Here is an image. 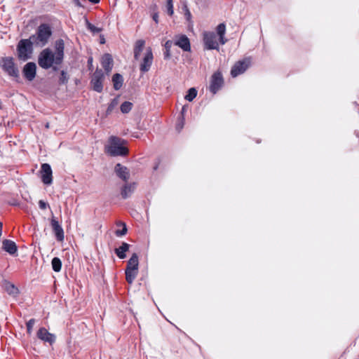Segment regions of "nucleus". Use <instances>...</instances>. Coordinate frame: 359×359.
<instances>
[{
	"label": "nucleus",
	"instance_id": "obj_1",
	"mask_svg": "<svg viewBox=\"0 0 359 359\" xmlns=\"http://www.w3.org/2000/svg\"><path fill=\"white\" fill-rule=\"evenodd\" d=\"M54 50L50 48L42 50L38 55V64L43 69L57 71L65 57V42L60 39L55 41Z\"/></svg>",
	"mask_w": 359,
	"mask_h": 359
},
{
	"label": "nucleus",
	"instance_id": "obj_2",
	"mask_svg": "<svg viewBox=\"0 0 359 359\" xmlns=\"http://www.w3.org/2000/svg\"><path fill=\"white\" fill-rule=\"evenodd\" d=\"M51 35L52 30L50 25L43 23L38 27L36 34L31 35L29 37L36 46L43 47L48 43Z\"/></svg>",
	"mask_w": 359,
	"mask_h": 359
},
{
	"label": "nucleus",
	"instance_id": "obj_3",
	"mask_svg": "<svg viewBox=\"0 0 359 359\" xmlns=\"http://www.w3.org/2000/svg\"><path fill=\"white\" fill-rule=\"evenodd\" d=\"M109 145L107 147V152L112 156H124L128 154V149L123 146V140L112 136L109 138Z\"/></svg>",
	"mask_w": 359,
	"mask_h": 359
},
{
	"label": "nucleus",
	"instance_id": "obj_4",
	"mask_svg": "<svg viewBox=\"0 0 359 359\" xmlns=\"http://www.w3.org/2000/svg\"><path fill=\"white\" fill-rule=\"evenodd\" d=\"M33 45L34 43L30 37L27 39H21L17 46L18 58L23 61L29 59L33 52Z\"/></svg>",
	"mask_w": 359,
	"mask_h": 359
},
{
	"label": "nucleus",
	"instance_id": "obj_5",
	"mask_svg": "<svg viewBox=\"0 0 359 359\" xmlns=\"http://www.w3.org/2000/svg\"><path fill=\"white\" fill-rule=\"evenodd\" d=\"M0 65L3 70L9 76L18 78L19 70L16 67L14 59L11 57H2L0 60Z\"/></svg>",
	"mask_w": 359,
	"mask_h": 359
},
{
	"label": "nucleus",
	"instance_id": "obj_6",
	"mask_svg": "<svg viewBox=\"0 0 359 359\" xmlns=\"http://www.w3.org/2000/svg\"><path fill=\"white\" fill-rule=\"evenodd\" d=\"M104 79V74L102 69H97L93 74L90 83L93 89L97 92L101 93L103 89L102 81Z\"/></svg>",
	"mask_w": 359,
	"mask_h": 359
},
{
	"label": "nucleus",
	"instance_id": "obj_7",
	"mask_svg": "<svg viewBox=\"0 0 359 359\" xmlns=\"http://www.w3.org/2000/svg\"><path fill=\"white\" fill-rule=\"evenodd\" d=\"M250 65V59L245 58L243 60H240L235 63L231 70V75L233 77H236L245 72Z\"/></svg>",
	"mask_w": 359,
	"mask_h": 359
},
{
	"label": "nucleus",
	"instance_id": "obj_8",
	"mask_svg": "<svg viewBox=\"0 0 359 359\" xmlns=\"http://www.w3.org/2000/svg\"><path fill=\"white\" fill-rule=\"evenodd\" d=\"M203 42L206 49L219 50L217 36L214 32H205L203 36Z\"/></svg>",
	"mask_w": 359,
	"mask_h": 359
},
{
	"label": "nucleus",
	"instance_id": "obj_9",
	"mask_svg": "<svg viewBox=\"0 0 359 359\" xmlns=\"http://www.w3.org/2000/svg\"><path fill=\"white\" fill-rule=\"evenodd\" d=\"M224 79L221 72H215L210 79V90L215 94L223 86Z\"/></svg>",
	"mask_w": 359,
	"mask_h": 359
},
{
	"label": "nucleus",
	"instance_id": "obj_10",
	"mask_svg": "<svg viewBox=\"0 0 359 359\" xmlns=\"http://www.w3.org/2000/svg\"><path fill=\"white\" fill-rule=\"evenodd\" d=\"M53 172L48 163H43L41 168V178L43 184L50 185L53 182Z\"/></svg>",
	"mask_w": 359,
	"mask_h": 359
},
{
	"label": "nucleus",
	"instance_id": "obj_11",
	"mask_svg": "<svg viewBox=\"0 0 359 359\" xmlns=\"http://www.w3.org/2000/svg\"><path fill=\"white\" fill-rule=\"evenodd\" d=\"M36 73V65L33 62L27 63L22 69V74L25 78L29 81L34 79Z\"/></svg>",
	"mask_w": 359,
	"mask_h": 359
},
{
	"label": "nucleus",
	"instance_id": "obj_12",
	"mask_svg": "<svg viewBox=\"0 0 359 359\" xmlns=\"http://www.w3.org/2000/svg\"><path fill=\"white\" fill-rule=\"evenodd\" d=\"M37 337L45 343L52 345L55 341V336L50 333L45 327H41L36 333Z\"/></svg>",
	"mask_w": 359,
	"mask_h": 359
},
{
	"label": "nucleus",
	"instance_id": "obj_13",
	"mask_svg": "<svg viewBox=\"0 0 359 359\" xmlns=\"http://www.w3.org/2000/svg\"><path fill=\"white\" fill-rule=\"evenodd\" d=\"M153 58L151 49L148 48L144 56L143 61L140 64V69L142 72L145 73L149 70L152 65Z\"/></svg>",
	"mask_w": 359,
	"mask_h": 359
},
{
	"label": "nucleus",
	"instance_id": "obj_14",
	"mask_svg": "<svg viewBox=\"0 0 359 359\" xmlns=\"http://www.w3.org/2000/svg\"><path fill=\"white\" fill-rule=\"evenodd\" d=\"M116 175L124 182H127L130 178V172L127 167L117 163L114 167Z\"/></svg>",
	"mask_w": 359,
	"mask_h": 359
},
{
	"label": "nucleus",
	"instance_id": "obj_15",
	"mask_svg": "<svg viewBox=\"0 0 359 359\" xmlns=\"http://www.w3.org/2000/svg\"><path fill=\"white\" fill-rule=\"evenodd\" d=\"M174 44L181 48L184 51L191 50L190 41L186 35L176 36Z\"/></svg>",
	"mask_w": 359,
	"mask_h": 359
},
{
	"label": "nucleus",
	"instance_id": "obj_16",
	"mask_svg": "<svg viewBox=\"0 0 359 359\" xmlns=\"http://www.w3.org/2000/svg\"><path fill=\"white\" fill-rule=\"evenodd\" d=\"M51 226L57 241H63L65 236L64 231L59 222L53 217L51 219Z\"/></svg>",
	"mask_w": 359,
	"mask_h": 359
},
{
	"label": "nucleus",
	"instance_id": "obj_17",
	"mask_svg": "<svg viewBox=\"0 0 359 359\" xmlns=\"http://www.w3.org/2000/svg\"><path fill=\"white\" fill-rule=\"evenodd\" d=\"M101 64L107 73L111 72L113 67V59L111 55L109 53H105L102 57Z\"/></svg>",
	"mask_w": 359,
	"mask_h": 359
},
{
	"label": "nucleus",
	"instance_id": "obj_18",
	"mask_svg": "<svg viewBox=\"0 0 359 359\" xmlns=\"http://www.w3.org/2000/svg\"><path fill=\"white\" fill-rule=\"evenodd\" d=\"M136 189V184L135 182L126 184L121 189V195L123 198L130 197Z\"/></svg>",
	"mask_w": 359,
	"mask_h": 359
},
{
	"label": "nucleus",
	"instance_id": "obj_19",
	"mask_svg": "<svg viewBox=\"0 0 359 359\" xmlns=\"http://www.w3.org/2000/svg\"><path fill=\"white\" fill-rule=\"evenodd\" d=\"M3 249L10 255H13L17 252V245L15 242L5 239L3 241Z\"/></svg>",
	"mask_w": 359,
	"mask_h": 359
},
{
	"label": "nucleus",
	"instance_id": "obj_20",
	"mask_svg": "<svg viewBox=\"0 0 359 359\" xmlns=\"http://www.w3.org/2000/svg\"><path fill=\"white\" fill-rule=\"evenodd\" d=\"M130 245L127 243L123 242L121 245L115 249V253L119 259H124L126 257V252L129 250Z\"/></svg>",
	"mask_w": 359,
	"mask_h": 359
},
{
	"label": "nucleus",
	"instance_id": "obj_21",
	"mask_svg": "<svg viewBox=\"0 0 359 359\" xmlns=\"http://www.w3.org/2000/svg\"><path fill=\"white\" fill-rule=\"evenodd\" d=\"M145 41L142 39L137 40L134 46V58L135 60H138L140 56V53L144 49Z\"/></svg>",
	"mask_w": 359,
	"mask_h": 359
},
{
	"label": "nucleus",
	"instance_id": "obj_22",
	"mask_svg": "<svg viewBox=\"0 0 359 359\" xmlns=\"http://www.w3.org/2000/svg\"><path fill=\"white\" fill-rule=\"evenodd\" d=\"M139 259L136 253H133L128 262L126 269H131L132 271L138 270Z\"/></svg>",
	"mask_w": 359,
	"mask_h": 359
},
{
	"label": "nucleus",
	"instance_id": "obj_23",
	"mask_svg": "<svg viewBox=\"0 0 359 359\" xmlns=\"http://www.w3.org/2000/svg\"><path fill=\"white\" fill-rule=\"evenodd\" d=\"M4 288L8 292V294L16 296L19 293L18 289L11 283L5 282L4 283Z\"/></svg>",
	"mask_w": 359,
	"mask_h": 359
},
{
	"label": "nucleus",
	"instance_id": "obj_24",
	"mask_svg": "<svg viewBox=\"0 0 359 359\" xmlns=\"http://www.w3.org/2000/svg\"><path fill=\"white\" fill-rule=\"evenodd\" d=\"M112 82L114 84V88L116 90H119L122 87L123 82L122 75L118 73L114 74L112 76Z\"/></svg>",
	"mask_w": 359,
	"mask_h": 359
},
{
	"label": "nucleus",
	"instance_id": "obj_25",
	"mask_svg": "<svg viewBox=\"0 0 359 359\" xmlns=\"http://www.w3.org/2000/svg\"><path fill=\"white\" fill-rule=\"evenodd\" d=\"M125 273L126 281L129 284H132L137 276L138 270L133 269V271H132L131 269H126Z\"/></svg>",
	"mask_w": 359,
	"mask_h": 359
},
{
	"label": "nucleus",
	"instance_id": "obj_26",
	"mask_svg": "<svg viewBox=\"0 0 359 359\" xmlns=\"http://www.w3.org/2000/svg\"><path fill=\"white\" fill-rule=\"evenodd\" d=\"M52 268L55 272H59L62 268V262L60 258L54 257L51 261Z\"/></svg>",
	"mask_w": 359,
	"mask_h": 359
},
{
	"label": "nucleus",
	"instance_id": "obj_27",
	"mask_svg": "<svg viewBox=\"0 0 359 359\" xmlns=\"http://www.w3.org/2000/svg\"><path fill=\"white\" fill-rule=\"evenodd\" d=\"M197 95V90L194 88H191L188 90L187 94L185 95V99L191 102Z\"/></svg>",
	"mask_w": 359,
	"mask_h": 359
},
{
	"label": "nucleus",
	"instance_id": "obj_28",
	"mask_svg": "<svg viewBox=\"0 0 359 359\" xmlns=\"http://www.w3.org/2000/svg\"><path fill=\"white\" fill-rule=\"evenodd\" d=\"M133 107V103L130 102L126 101L121 105V111L123 114L128 113Z\"/></svg>",
	"mask_w": 359,
	"mask_h": 359
},
{
	"label": "nucleus",
	"instance_id": "obj_29",
	"mask_svg": "<svg viewBox=\"0 0 359 359\" xmlns=\"http://www.w3.org/2000/svg\"><path fill=\"white\" fill-rule=\"evenodd\" d=\"M117 225L118 226L122 225L123 226V229L121 230H119V229L116 230L115 231L116 236H118V237H121V236L126 235V233H127V227H126V225L125 224V223L119 222L117 224Z\"/></svg>",
	"mask_w": 359,
	"mask_h": 359
},
{
	"label": "nucleus",
	"instance_id": "obj_30",
	"mask_svg": "<svg viewBox=\"0 0 359 359\" xmlns=\"http://www.w3.org/2000/svg\"><path fill=\"white\" fill-rule=\"evenodd\" d=\"M69 76L65 70L60 72V76L59 78L60 84H65L68 82Z\"/></svg>",
	"mask_w": 359,
	"mask_h": 359
},
{
	"label": "nucleus",
	"instance_id": "obj_31",
	"mask_svg": "<svg viewBox=\"0 0 359 359\" xmlns=\"http://www.w3.org/2000/svg\"><path fill=\"white\" fill-rule=\"evenodd\" d=\"M86 25L88 30H90L93 34L99 33L102 31L101 28L95 27L94 25L91 24L86 20Z\"/></svg>",
	"mask_w": 359,
	"mask_h": 359
},
{
	"label": "nucleus",
	"instance_id": "obj_32",
	"mask_svg": "<svg viewBox=\"0 0 359 359\" xmlns=\"http://www.w3.org/2000/svg\"><path fill=\"white\" fill-rule=\"evenodd\" d=\"M184 116L180 115L178 117L177 123H176V130L180 132L184 127Z\"/></svg>",
	"mask_w": 359,
	"mask_h": 359
},
{
	"label": "nucleus",
	"instance_id": "obj_33",
	"mask_svg": "<svg viewBox=\"0 0 359 359\" xmlns=\"http://www.w3.org/2000/svg\"><path fill=\"white\" fill-rule=\"evenodd\" d=\"M226 26L224 23L219 24L217 27V32L219 36H222L225 34Z\"/></svg>",
	"mask_w": 359,
	"mask_h": 359
},
{
	"label": "nucleus",
	"instance_id": "obj_34",
	"mask_svg": "<svg viewBox=\"0 0 359 359\" xmlns=\"http://www.w3.org/2000/svg\"><path fill=\"white\" fill-rule=\"evenodd\" d=\"M34 324H35V320L34 318L30 319L27 323V332L29 334H31L32 328H33Z\"/></svg>",
	"mask_w": 359,
	"mask_h": 359
},
{
	"label": "nucleus",
	"instance_id": "obj_35",
	"mask_svg": "<svg viewBox=\"0 0 359 359\" xmlns=\"http://www.w3.org/2000/svg\"><path fill=\"white\" fill-rule=\"evenodd\" d=\"M118 101L116 99H113L111 103L109 104L107 112L108 114L111 113L113 109L117 105Z\"/></svg>",
	"mask_w": 359,
	"mask_h": 359
},
{
	"label": "nucleus",
	"instance_id": "obj_36",
	"mask_svg": "<svg viewBox=\"0 0 359 359\" xmlns=\"http://www.w3.org/2000/svg\"><path fill=\"white\" fill-rule=\"evenodd\" d=\"M166 10H167V13L169 15H172L173 14L174 11H173L172 3L167 2Z\"/></svg>",
	"mask_w": 359,
	"mask_h": 359
},
{
	"label": "nucleus",
	"instance_id": "obj_37",
	"mask_svg": "<svg viewBox=\"0 0 359 359\" xmlns=\"http://www.w3.org/2000/svg\"><path fill=\"white\" fill-rule=\"evenodd\" d=\"M173 43H174L170 40L167 41L164 44L165 49L166 50H170V48Z\"/></svg>",
	"mask_w": 359,
	"mask_h": 359
},
{
	"label": "nucleus",
	"instance_id": "obj_38",
	"mask_svg": "<svg viewBox=\"0 0 359 359\" xmlns=\"http://www.w3.org/2000/svg\"><path fill=\"white\" fill-rule=\"evenodd\" d=\"M39 206L41 209L44 210L47 208L48 204L42 200L39 201Z\"/></svg>",
	"mask_w": 359,
	"mask_h": 359
},
{
	"label": "nucleus",
	"instance_id": "obj_39",
	"mask_svg": "<svg viewBox=\"0 0 359 359\" xmlns=\"http://www.w3.org/2000/svg\"><path fill=\"white\" fill-rule=\"evenodd\" d=\"M152 18L155 21L156 23L158 22V15L157 13H155L152 15Z\"/></svg>",
	"mask_w": 359,
	"mask_h": 359
},
{
	"label": "nucleus",
	"instance_id": "obj_40",
	"mask_svg": "<svg viewBox=\"0 0 359 359\" xmlns=\"http://www.w3.org/2000/svg\"><path fill=\"white\" fill-rule=\"evenodd\" d=\"M219 41L221 44H224L226 42V39H224V35L219 36Z\"/></svg>",
	"mask_w": 359,
	"mask_h": 359
},
{
	"label": "nucleus",
	"instance_id": "obj_41",
	"mask_svg": "<svg viewBox=\"0 0 359 359\" xmlns=\"http://www.w3.org/2000/svg\"><path fill=\"white\" fill-rule=\"evenodd\" d=\"M170 50H166L165 51L164 53V57L165 59H168L170 58Z\"/></svg>",
	"mask_w": 359,
	"mask_h": 359
},
{
	"label": "nucleus",
	"instance_id": "obj_42",
	"mask_svg": "<svg viewBox=\"0 0 359 359\" xmlns=\"http://www.w3.org/2000/svg\"><path fill=\"white\" fill-rule=\"evenodd\" d=\"M73 2L77 6H81V4L80 3L79 0H73Z\"/></svg>",
	"mask_w": 359,
	"mask_h": 359
},
{
	"label": "nucleus",
	"instance_id": "obj_43",
	"mask_svg": "<svg viewBox=\"0 0 359 359\" xmlns=\"http://www.w3.org/2000/svg\"><path fill=\"white\" fill-rule=\"evenodd\" d=\"M92 62H93V58L92 57H89L88 60V63L89 65H92Z\"/></svg>",
	"mask_w": 359,
	"mask_h": 359
},
{
	"label": "nucleus",
	"instance_id": "obj_44",
	"mask_svg": "<svg viewBox=\"0 0 359 359\" xmlns=\"http://www.w3.org/2000/svg\"><path fill=\"white\" fill-rule=\"evenodd\" d=\"M88 1L93 4H97L100 2V0H88Z\"/></svg>",
	"mask_w": 359,
	"mask_h": 359
},
{
	"label": "nucleus",
	"instance_id": "obj_45",
	"mask_svg": "<svg viewBox=\"0 0 359 359\" xmlns=\"http://www.w3.org/2000/svg\"><path fill=\"white\" fill-rule=\"evenodd\" d=\"M186 15H187V19H189L191 17V13L188 10L187 11Z\"/></svg>",
	"mask_w": 359,
	"mask_h": 359
},
{
	"label": "nucleus",
	"instance_id": "obj_46",
	"mask_svg": "<svg viewBox=\"0 0 359 359\" xmlns=\"http://www.w3.org/2000/svg\"><path fill=\"white\" fill-rule=\"evenodd\" d=\"M184 110H185L184 107H182V111H181V114H180V115L184 116Z\"/></svg>",
	"mask_w": 359,
	"mask_h": 359
},
{
	"label": "nucleus",
	"instance_id": "obj_47",
	"mask_svg": "<svg viewBox=\"0 0 359 359\" xmlns=\"http://www.w3.org/2000/svg\"><path fill=\"white\" fill-rule=\"evenodd\" d=\"M104 42H105L104 39L103 37H102V38L100 39V43H104Z\"/></svg>",
	"mask_w": 359,
	"mask_h": 359
},
{
	"label": "nucleus",
	"instance_id": "obj_48",
	"mask_svg": "<svg viewBox=\"0 0 359 359\" xmlns=\"http://www.w3.org/2000/svg\"><path fill=\"white\" fill-rule=\"evenodd\" d=\"M158 163H157L154 167V170H157L158 169Z\"/></svg>",
	"mask_w": 359,
	"mask_h": 359
},
{
	"label": "nucleus",
	"instance_id": "obj_49",
	"mask_svg": "<svg viewBox=\"0 0 359 359\" xmlns=\"http://www.w3.org/2000/svg\"><path fill=\"white\" fill-rule=\"evenodd\" d=\"M167 2L172 3V0H167Z\"/></svg>",
	"mask_w": 359,
	"mask_h": 359
},
{
	"label": "nucleus",
	"instance_id": "obj_50",
	"mask_svg": "<svg viewBox=\"0 0 359 359\" xmlns=\"http://www.w3.org/2000/svg\"><path fill=\"white\" fill-rule=\"evenodd\" d=\"M12 205H16V203H15V202H13Z\"/></svg>",
	"mask_w": 359,
	"mask_h": 359
},
{
	"label": "nucleus",
	"instance_id": "obj_51",
	"mask_svg": "<svg viewBox=\"0 0 359 359\" xmlns=\"http://www.w3.org/2000/svg\"><path fill=\"white\" fill-rule=\"evenodd\" d=\"M12 205H16V203H15V202H13Z\"/></svg>",
	"mask_w": 359,
	"mask_h": 359
},
{
	"label": "nucleus",
	"instance_id": "obj_52",
	"mask_svg": "<svg viewBox=\"0 0 359 359\" xmlns=\"http://www.w3.org/2000/svg\"><path fill=\"white\" fill-rule=\"evenodd\" d=\"M46 128H48V127H49L48 123H47V124H46Z\"/></svg>",
	"mask_w": 359,
	"mask_h": 359
}]
</instances>
